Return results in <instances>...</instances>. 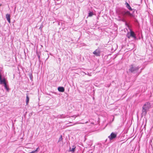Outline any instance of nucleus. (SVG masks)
Masks as SVG:
<instances>
[{"label":"nucleus","instance_id":"1","mask_svg":"<svg viewBox=\"0 0 153 153\" xmlns=\"http://www.w3.org/2000/svg\"><path fill=\"white\" fill-rule=\"evenodd\" d=\"M151 108L150 104L149 102H147L145 104L143 105L142 108V115H145L147 111Z\"/></svg>","mask_w":153,"mask_h":153},{"label":"nucleus","instance_id":"2","mask_svg":"<svg viewBox=\"0 0 153 153\" xmlns=\"http://www.w3.org/2000/svg\"><path fill=\"white\" fill-rule=\"evenodd\" d=\"M117 136V133L112 132L111 133L110 135L108 136V138L110 140H113Z\"/></svg>","mask_w":153,"mask_h":153},{"label":"nucleus","instance_id":"3","mask_svg":"<svg viewBox=\"0 0 153 153\" xmlns=\"http://www.w3.org/2000/svg\"><path fill=\"white\" fill-rule=\"evenodd\" d=\"M101 51L99 49H97L95 50L93 52V53L96 56H99L100 55Z\"/></svg>","mask_w":153,"mask_h":153},{"label":"nucleus","instance_id":"4","mask_svg":"<svg viewBox=\"0 0 153 153\" xmlns=\"http://www.w3.org/2000/svg\"><path fill=\"white\" fill-rule=\"evenodd\" d=\"M139 68H131L129 69V71H130L131 72L135 73L137 72L139 69Z\"/></svg>","mask_w":153,"mask_h":153},{"label":"nucleus","instance_id":"5","mask_svg":"<svg viewBox=\"0 0 153 153\" xmlns=\"http://www.w3.org/2000/svg\"><path fill=\"white\" fill-rule=\"evenodd\" d=\"M122 13L123 16L128 15H129L131 16H132V15L128 11L123 12Z\"/></svg>","mask_w":153,"mask_h":153},{"label":"nucleus","instance_id":"6","mask_svg":"<svg viewBox=\"0 0 153 153\" xmlns=\"http://www.w3.org/2000/svg\"><path fill=\"white\" fill-rule=\"evenodd\" d=\"M58 90L59 91L61 92H63L65 91V89L63 87H59L58 88Z\"/></svg>","mask_w":153,"mask_h":153},{"label":"nucleus","instance_id":"7","mask_svg":"<svg viewBox=\"0 0 153 153\" xmlns=\"http://www.w3.org/2000/svg\"><path fill=\"white\" fill-rule=\"evenodd\" d=\"M4 87L5 88L6 90L7 91L9 92L10 91V88L9 87L8 85H7V83H5V84H4Z\"/></svg>","mask_w":153,"mask_h":153},{"label":"nucleus","instance_id":"8","mask_svg":"<svg viewBox=\"0 0 153 153\" xmlns=\"http://www.w3.org/2000/svg\"><path fill=\"white\" fill-rule=\"evenodd\" d=\"M6 18L9 23H10V16L9 14H7L6 15Z\"/></svg>","mask_w":153,"mask_h":153},{"label":"nucleus","instance_id":"9","mask_svg":"<svg viewBox=\"0 0 153 153\" xmlns=\"http://www.w3.org/2000/svg\"><path fill=\"white\" fill-rule=\"evenodd\" d=\"M130 34L131 36L133 38H136V36H135V34L134 33L133 31H132L131 30L130 33Z\"/></svg>","mask_w":153,"mask_h":153},{"label":"nucleus","instance_id":"10","mask_svg":"<svg viewBox=\"0 0 153 153\" xmlns=\"http://www.w3.org/2000/svg\"><path fill=\"white\" fill-rule=\"evenodd\" d=\"M76 148V147L74 145H73L72 146V148H71V147L70 148V152H74L75 151V149Z\"/></svg>","mask_w":153,"mask_h":153},{"label":"nucleus","instance_id":"11","mask_svg":"<svg viewBox=\"0 0 153 153\" xmlns=\"http://www.w3.org/2000/svg\"><path fill=\"white\" fill-rule=\"evenodd\" d=\"M66 116L65 115L62 114L61 115H58V117L59 118H65Z\"/></svg>","mask_w":153,"mask_h":153},{"label":"nucleus","instance_id":"12","mask_svg":"<svg viewBox=\"0 0 153 153\" xmlns=\"http://www.w3.org/2000/svg\"><path fill=\"white\" fill-rule=\"evenodd\" d=\"M126 6L130 10H132L131 7L130 6L129 4L127 3H126Z\"/></svg>","mask_w":153,"mask_h":153},{"label":"nucleus","instance_id":"13","mask_svg":"<svg viewBox=\"0 0 153 153\" xmlns=\"http://www.w3.org/2000/svg\"><path fill=\"white\" fill-rule=\"evenodd\" d=\"M29 98L28 95L27 94L26 97V105H27L29 103Z\"/></svg>","mask_w":153,"mask_h":153},{"label":"nucleus","instance_id":"14","mask_svg":"<svg viewBox=\"0 0 153 153\" xmlns=\"http://www.w3.org/2000/svg\"><path fill=\"white\" fill-rule=\"evenodd\" d=\"M28 75L30 80H32L33 79L32 74L31 73H29Z\"/></svg>","mask_w":153,"mask_h":153},{"label":"nucleus","instance_id":"15","mask_svg":"<svg viewBox=\"0 0 153 153\" xmlns=\"http://www.w3.org/2000/svg\"><path fill=\"white\" fill-rule=\"evenodd\" d=\"M93 15V14L92 12H90L88 14V17L92 16Z\"/></svg>","mask_w":153,"mask_h":153},{"label":"nucleus","instance_id":"16","mask_svg":"<svg viewBox=\"0 0 153 153\" xmlns=\"http://www.w3.org/2000/svg\"><path fill=\"white\" fill-rule=\"evenodd\" d=\"M62 135H61L60 137L59 138L58 142L60 141L61 140H62Z\"/></svg>","mask_w":153,"mask_h":153},{"label":"nucleus","instance_id":"17","mask_svg":"<svg viewBox=\"0 0 153 153\" xmlns=\"http://www.w3.org/2000/svg\"><path fill=\"white\" fill-rule=\"evenodd\" d=\"M127 36L129 38V39L130 37L131 36H130V34L129 33H127Z\"/></svg>","mask_w":153,"mask_h":153},{"label":"nucleus","instance_id":"18","mask_svg":"<svg viewBox=\"0 0 153 153\" xmlns=\"http://www.w3.org/2000/svg\"><path fill=\"white\" fill-rule=\"evenodd\" d=\"M39 147H38L36 148V150H35V152H37L38 151V150H39Z\"/></svg>","mask_w":153,"mask_h":153},{"label":"nucleus","instance_id":"19","mask_svg":"<svg viewBox=\"0 0 153 153\" xmlns=\"http://www.w3.org/2000/svg\"><path fill=\"white\" fill-rule=\"evenodd\" d=\"M77 116L76 115H74L73 116H72V117H74L75 118L77 117Z\"/></svg>","mask_w":153,"mask_h":153},{"label":"nucleus","instance_id":"20","mask_svg":"<svg viewBox=\"0 0 153 153\" xmlns=\"http://www.w3.org/2000/svg\"><path fill=\"white\" fill-rule=\"evenodd\" d=\"M36 152L35 151H32L31 152H30L29 153H34Z\"/></svg>","mask_w":153,"mask_h":153},{"label":"nucleus","instance_id":"21","mask_svg":"<svg viewBox=\"0 0 153 153\" xmlns=\"http://www.w3.org/2000/svg\"><path fill=\"white\" fill-rule=\"evenodd\" d=\"M151 142H150V143L151 147H152V145L151 144V143H152V140H151Z\"/></svg>","mask_w":153,"mask_h":153},{"label":"nucleus","instance_id":"22","mask_svg":"<svg viewBox=\"0 0 153 153\" xmlns=\"http://www.w3.org/2000/svg\"><path fill=\"white\" fill-rule=\"evenodd\" d=\"M77 124V123H74V124H73V125H70V126H72V125H75V124Z\"/></svg>","mask_w":153,"mask_h":153},{"label":"nucleus","instance_id":"23","mask_svg":"<svg viewBox=\"0 0 153 153\" xmlns=\"http://www.w3.org/2000/svg\"><path fill=\"white\" fill-rule=\"evenodd\" d=\"M89 81H90V80H87V81H86V82H89Z\"/></svg>","mask_w":153,"mask_h":153},{"label":"nucleus","instance_id":"24","mask_svg":"<svg viewBox=\"0 0 153 153\" xmlns=\"http://www.w3.org/2000/svg\"><path fill=\"white\" fill-rule=\"evenodd\" d=\"M88 123V121H87L86 122H85V123Z\"/></svg>","mask_w":153,"mask_h":153},{"label":"nucleus","instance_id":"25","mask_svg":"<svg viewBox=\"0 0 153 153\" xmlns=\"http://www.w3.org/2000/svg\"><path fill=\"white\" fill-rule=\"evenodd\" d=\"M88 75L89 76H91V75L89 74H88Z\"/></svg>","mask_w":153,"mask_h":153},{"label":"nucleus","instance_id":"26","mask_svg":"<svg viewBox=\"0 0 153 153\" xmlns=\"http://www.w3.org/2000/svg\"><path fill=\"white\" fill-rule=\"evenodd\" d=\"M79 123L81 124V123Z\"/></svg>","mask_w":153,"mask_h":153},{"label":"nucleus","instance_id":"27","mask_svg":"<svg viewBox=\"0 0 153 153\" xmlns=\"http://www.w3.org/2000/svg\"><path fill=\"white\" fill-rule=\"evenodd\" d=\"M91 153H93L92 152H91Z\"/></svg>","mask_w":153,"mask_h":153}]
</instances>
